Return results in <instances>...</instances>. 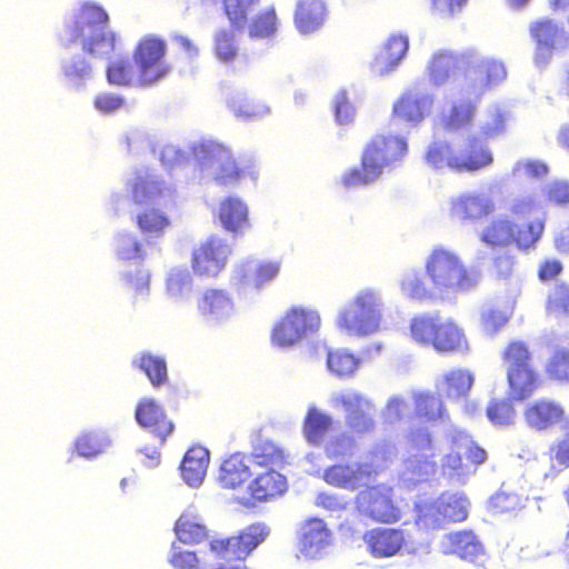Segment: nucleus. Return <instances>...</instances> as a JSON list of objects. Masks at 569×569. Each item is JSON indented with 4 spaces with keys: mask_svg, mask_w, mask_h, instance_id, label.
Returning a JSON list of instances; mask_svg holds the SVG:
<instances>
[{
    "mask_svg": "<svg viewBox=\"0 0 569 569\" xmlns=\"http://www.w3.org/2000/svg\"><path fill=\"white\" fill-rule=\"evenodd\" d=\"M535 210L531 201H518L511 207V213L518 219H525L518 223L507 217L491 219L479 236L480 241L490 249H503L515 246L520 250H529L536 246L545 230L542 219H529Z\"/></svg>",
    "mask_w": 569,
    "mask_h": 569,
    "instance_id": "nucleus-1",
    "label": "nucleus"
},
{
    "mask_svg": "<svg viewBox=\"0 0 569 569\" xmlns=\"http://www.w3.org/2000/svg\"><path fill=\"white\" fill-rule=\"evenodd\" d=\"M408 153V142L399 134H376L366 144L360 167L347 170L341 182L346 188L368 186L377 181L385 169H391Z\"/></svg>",
    "mask_w": 569,
    "mask_h": 569,
    "instance_id": "nucleus-2",
    "label": "nucleus"
},
{
    "mask_svg": "<svg viewBox=\"0 0 569 569\" xmlns=\"http://www.w3.org/2000/svg\"><path fill=\"white\" fill-rule=\"evenodd\" d=\"M109 16L94 3H83L67 27L70 43H80L81 50L94 59H103L116 49V33L108 30Z\"/></svg>",
    "mask_w": 569,
    "mask_h": 569,
    "instance_id": "nucleus-3",
    "label": "nucleus"
},
{
    "mask_svg": "<svg viewBox=\"0 0 569 569\" xmlns=\"http://www.w3.org/2000/svg\"><path fill=\"white\" fill-rule=\"evenodd\" d=\"M409 330L417 345L432 348L439 355H467L470 351L463 328L452 318L439 313L418 315L411 319Z\"/></svg>",
    "mask_w": 569,
    "mask_h": 569,
    "instance_id": "nucleus-4",
    "label": "nucleus"
},
{
    "mask_svg": "<svg viewBox=\"0 0 569 569\" xmlns=\"http://www.w3.org/2000/svg\"><path fill=\"white\" fill-rule=\"evenodd\" d=\"M501 360L506 369L509 400H528L542 387V376L527 341H509L501 351Z\"/></svg>",
    "mask_w": 569,
    "mask_h": 569,
    "instance_id": "nucleus-5",
    "label": "nucleus"
},
{
    "mask_svg": "<svg viewBox=\"0 0 569 569\" xmlns=\"http://www.w3.org/2000/svg\"><path fill=\"white\" fill-rule=\"evenodd\" d=\"M425 267L433 288L440 292L468 291L480 279L478 270L469 268L455 251L445 248L433 249Z\"/></svg>",
    "mask_w": 569,
    "mask_h": 569,
    "instance_id": "nucleus-6",
    "label": "nucleus"
},
{
    "mask_svg": "<svg viewBox=\"0 0 569 569\" xmlns=\"http://www.w3.org/2000/svg\"><path fill=\"white\" fill-rule=\"evenodd\" d=\"M131 200L144 206L136 217L141 233L160 237L170 227V218L160 209L151 207L168 190L166 183L149 172L138 173L131 183Z\"/></svg>",
    "mask_w": 569,
    "mask_h": 569,
    "instance_id": "nucleus-7",
    "label": "nucleus"
},
{
    "mask_svg": "<svg viewBox=\"0 0 569 569\" xmlns=\"http://www.w3.org/2000/svg\"><path fill=\"white\" fill-rule=\"evenodd\" d=\"M381 307V299L376 291L361 290L339 312L337 326L351 336L362 337L375 333L379 330L382 320Z\"/></svg>",
    "mask_w": 569,
    "mask_h": 569,
    "instance_id": "nucleus-8",
    "label": "nucleus"
},
{
    "mask_svg": "<svg viewBox=\"0 0 569 569\" xmlns=\"http://www.w3.org/2000/svg\"><path fill=\"white\" fill-rule=\"evenodd\" d=\"M279 461V453L272 448L271 440H259L247 458L234 453L223 460L219 471V483L224 489L241 488L252 478L256 468Z\"/></svg>",
    "mask_w": 569,
    "mask_h": 569,
    "instance_id": "nucleus-9",
    "label": "nucleus"
},
{
    "mask_svg": "<svg viewBox=\"0 0 569 569\" xmlns=\"http://www.w3.org/2000/svg\"><path fill=\"white\" fill-rule=\"evenodd\" d=\"M320 323L317 311L303 307H291L274 323L270 335L271 343L279 348H290L316 333Z\"/></svg>",
    "mask_w": 569,
    "mask_h": 569,
    "instance_id": "nucleus-10",
    "label": "nucleus"
},
{
    "mask_svg": "<svg viewBox=\"0 0 569 569\" xmlns=\"http://www.w3.org/2000/svg\"><path fill=\"white\" fill-rule=\"evenodd\" d=\"M264 523H252L234 536L214 538L209 542L210 551L224 561H244L269 536Z\"/></svg>",
    "mask_w": 569,
    "mask_h": 569,
    "instance_id": "nucleus-11",
    "label": "nucleus"
},
{
    "mask_svg": "<svg viewBox=\"0 0 569 569\" xmlns=\"http://www.w3.org/2000/svg\"><path fill=\"white\" fill-rule=\"evenodd\" d=\"M272 448L278 451L280 461L254 469L251 481L248 482V495L253 503H261L281 497L288 489V481L279 470L287 465L284 449L274 441Z\"/></svg>",
    "mask_w": 569,
    "mask_h": 569,
    "instance_id": "nucleus-12",
    "label": "nucleus"
},
{
    "mask_svg": "<svg viewBox=\"0 0 569 569\" xmlns=\"http://www.w3.org/2000/svg\"><path fill=\"white\" fill-rule=\"evenodd\" d=\"M357 510L376 522L395 523L400 520V509L391 498V489L383 485L367 487L355 499Z\"/></svg>",
    "mask_w": 569,
    "mask_h": 569,
    "instance_id": "nucleus-13",
    "label": "nucleus"
},
{
    "mask_svg": "<svg viewBox=\"0 0 569 569\" xmlns=\"http://www.w3.org/2000/svg\"><path fill=\"white\" fill-rule=\"evenodd\" d=\"M164 54L166 44L160 39L146 37L138 42L133 51V61L141 86L152 84L166 76L168 68L162 61Z\"/></svg>",
    "mask_w": 569,
    "mask_h": 569,
    "instance_id": "nucleus-14",
    "label": "nucleus"
},
{
    "mask_svg": "<svg viewBox=\"0 0 569 569\" xmlns=\"http://www.w3.org/2000/svg\"><path fill=\"white\" fill-rule=\"evenodd\" d=\"M335 407L345 410V421L351 432L363 435L375 428V405L366 396L357 391H346L335 395L331 399Z\"/></svg>",
    "mask_w": 569,
    "mask_h": 569,
    "instance_id": "nucleus-15",
    "label": "nucleus"
},
{
    "mask_svg": "<svg viewBox=\"0 0 569 569\" xmlns=\"http://www.w3.org/2000/svg\"><path fill=\"white\" fill-rule=\"evenodd\" d=\"M231 249L228 243L218 238L210 237L193 249L191 268L199 277L214 278L226 267Z\"/></svg>",
    "mask_w": 569,
    "mask_h": 569,
    "instance_id": "nucleus-16",
    "label": "nucleus"
},
{
    "mask_svg": "<svg viewBox=\"0 0 569 569\" xmlns=\"http://www.w3.org/2000/svg\"><path fill=\"white\" fill-rule=\"evenodd\" d=\"M432 106L431 94L418 88H408L393 102L391 116L400 122L416 127L431 113Z\"/></svg>",
    "mask_w": 569,
    "mask_h": 569,
    "instance_id": "nucleus-17",
    "label": "nucleus"
},
{
    "mask_svg": "<svg viewBox=\"0 0 569 569\" xmlns=\"http://www.w3.org/2000/svg\"><path fill=\"white\" fill-rule=\"evenodd\" d=\"M378 475V470L372 463H336L323 471V480L337 488L347 490H357L372 481Z\"/></svg>",
    "mask_w": 569,
    "mask_h": 569,
    "instance_id": "nucleus-18",
    "label": "nucleus"
},
{
    "mask_svg": "<svg viewBox=\"0 0 569 569\" xmlns=\"http://www.w3.org/2000/svg\"><path fill=\"white\" fill-rule=\"evenodd\" d=\"M134 418L160 445H164L176 430L174 422L152 398H143L137 403Z\"/></svg>",
    "mask_w": 569,
    "mask_h": 569,
    "instance_id": "nucleus-19",
    "label": "nucleus"
},
{
    "mask_svg": "<svg viewBox=\"0 0 569 569\" xmlns=\"http://www.w3.org/2000/svg\"><path fill=\"white\" fill-rule=\"evenodd\" d=\"M408 441L412 455L406 461L407 471L413 476H427L435 471L436 447L431 433L423 428L411 430Z\"/></svg>",
    "mask_w": 569,
    "mask_h": 569,
    "instance_id": "nucleus-20",
    "label": "nucleus"
},
{
    "mask_svg": "<svg viewBox=\"0 0 569 569\" xmlns=\"http://www.w3.org/2000/svg\"><path fill=\"white\" fill-rule=\"evenodd\" d=\"M493 163V154L486 141L471 137L456 149L451 162V171L456 173H476L489 168Z\"/></svg>",
    "mask_w": 569,
    "mask_h": 569,
    "instance_id": "nucleus-21",
    "label": "nucleus"
},
{
    "mask_svg": "<svg viewBox=\"0 0 569 569\" xmlns=\"http://www.w3.org/2000/svg\"><path fill=\"white\" fill-rule=\"evenodd\" d=\"M208 164L214 169V181L220 186L237 183L244 177L248 166L239 162L230 149L220 143H211L206 150Z\"/></svg>",
    "mask_w": 569,
    "mask_h": 569,
    "instance_id": "nucleus-22",
    "label": "nucleus"
},
{
    "mask_svg": "<svg viewBox=\"0 0 569 569\" xmlns=\"http://www.w3.org/2000/svg\"><path fill=\"white\" fill-rule=\"evenodd\" d=\"M496 211L493 199L483 192H463L450 200L449 212L461 221H477Z\"/></svg>",
    "mask_w": 569,
    "mask_h": 569,
    "instance_id": "nucleus-23",
    "label": "nucleus"
},
{
    "mask_svg": "<svg viewBox=\"0 0 569 569\" xmlns=\"http://www.w3.org/2000/svg\"><path fill=\"white\" fill-rule=\"evenodd\" d=\"M523 419L530 429L546 431L566 419V410L557 400L539 398L526 406Z\"/></svg>",
    "mask_w": 569,
    "mask_h": 569,
    "instance_id": "nucleus-24",
    "label": "nucleus"
},
{
    "mask_svg": "<svg viewBox=\"0 0 569 569\" xmlns=\"http://www.w3.org/2000/svg\"><path fill=\"white\" fill-rule=\"evenodd\" d=\"M529 32L536 43V63L547 64L557 47L561 28L551 19L545 18L532 22L529 27Z\"/></svg>",
    "mask_w": 569,
    "mask_h": 569,
    "instance_id": "nucleus-25",
    "label": "nucleus"
},
{
    "mask_svg": "<svg viewBox=\"0 0 569 569\" xmlns=\"http://www.w3.org/2000/svg\"><path fill=\"white\" fill-rule=\"evenodd\" d=\"M330 543L331 532L323 520L311 518L303 523L299 546L307 559L320 558Z\"/></svg>",
    "mask_w": 569,
    "mask_h": 569,
    "instance_id": "nucleus-26",
    "label": "nucleus"
},
{
    "mask_svg": "<svg viewBox=\"0 0 569 569\" xmlns=\"http://www.w3.org/2000/svg\"><path fill=\"white\" fill-rule=\"evenodd\" d=\"M370 553L377 558L397 555L405 545L403 531L391 528H375L363 536Z\"/></svg>",
    "mask_w": 569,
    "mask_h": 569,
    "instance_id": "nucleus-27",
    "label": "nucleus"
},
{
    "mask_svg": "<svg viewBox=\"0 0 569 569\" xmlns=\"http://www.w3.org/2000/svg\"><path fill=\"white\" fill-rule=\"evenodd\" d=\"M197 309L204 318L222 321L232 315L234 305L226 290L210 288L198 298Z\"/></svg>",
    "mask_w": 569,
    "mask_h": 569,
    "instance_id": "nucleus-28",
    "label": "nucleus"
},
{
    "mask_svg": "<svg viewBox=\"0 0 569 569\" xmlns=\"http://www.w3.org/2000/svg\"><path fill=\"white\" fill-rule=\"evenodd\" d=\"M328 16L323 0H299L295 11V24L301 33H312L320 29Z\"/></svg>",
    "mask_w": 569,
    "mask_h": 569,
    "instance_id": "nucleus-29",
    "label": "nucleus"
},
{
    "mask_svg": "<svg viewBox=\"0 0 569 569\" xmlns=\"http://www.w3.org/2000/svg\"><path fill=\"white\" fill-rule=\"evenodd\" d=\"M209 451L202 446H192L181 461L180 471L183 480L192 487L199 486L207 473Z\"/></svg>",
    "mask_w": 569,
    "mask_h": 569,
    "instance_id": "nucleus-30",
    "label": "nucleus"
},
{
    "mask_svg": "<svg viewBox=\"0 0 569 569\" xmlns=\"http://www.w3.org/2000/svg\"><path fill=\"white\" fill-rule=\"evenodd\" d=\"M409 48L408 38L392 36L388 39L381 51L375 57L373 69L379 76L392 71L403 59Z\"/></svg>",
    "mask_w": 569,
    "mask_h": 569,
    "instance_id": "nucleus-31",
    "label": "nucleus"
},
{
    "mask_svg": "<svg viewBox=\"0 0 569 569\" xmlns=\"http://www.w3.org/2000/svg\"><path fill=\"white\" fill-rule=\"evenodd\" d=\"M332 417L316 407H309L302 421V433L308 443L319 446L333 429Z\"/></svg>",
    "mask_w": 569,
    "mask_h": 569,
    "instance_id": "nucleus-32",
    "label": "nucleus"
},
{
    "mask_svg": "<svg viewBox=\"0 0 569 569\" xmlns=\"http://www.w3.org/2000/svg\"><path fill=\"white\" fill-rule=\"evenodd\" d=\"M506 76L505 66L500 61L492 59L482 60L471 70L472 87L480 92H485L501 83Z\"/></svg>",
    "mask_w": 569,
    "mask_h": 569,
    "instance_id": "nucleus-33",
    "label": "nucleus"
},
{
    "mask_svg": "<svg viewBox=\"0 0 569 569\" xmlns=\"http://www.w3.org/2000/svg\"><path fill=\"white\" fill-rule=\"evenodd\" d=\"M218 217L226 230L238 232L248 226V207L240 198L230 196L220 202Z\"/></svg>",
    "mask_w": 569,
    "mask_h": 569,
    "instance_id": "nucleus-34",
    "label": "nucleus"
},
{
    "mask_svg": "<svg viewBox=\"0 0 569 569\" xmlns=\"http://www.w3.org/2000/svg\"><path fill=\"white\" fill-rule=\"evenodd\" d=\"M449 552L462 560L476 562L485 553L481 542L472 531H457L448 535Z\"/></svg>",
    "mask_w": 569,
    "mask_h": 569,
    "instance_id": "nucleus-35",
    "label": "nucleus"
},
{
    "mask_svg": "<svg viewBox=\"0 0 569 569\" xmlns=\"http://www.w3.org/2000/svg\"><path fill=\"white\" fill-rule=\"evenodd\" d=\"M133 366L141 370L153 388H161L168 383V366L163 357L151 352H142Z\"/></svg>",
    "mask_w": 569,
    "mask_h": 569,
    "instance_id": "nucleus-36",
    "label": "nucleus"
},
{
    "mask_svg": "<svg viewBox=\"0 0 569 569\" xmlns=\"http://www.w3.org/2000/svg\"><path fill=\"white\" fill-rule=\"evenodd\" d=\"M178 539L186 545L201 543L208 536L206 526L197 515L182 513L174 525Z\"/></svg>",
    "mask_w": 569,
    "mask_h": 569,
    "instance_id": "nucleus-37",
    "label": "nucleus"
},
{
    "mask_svg": "<svg viewBox=\"0 0 569 569\" xmlns=\"http://www.w3.org/2000/svg\"><path fill=\"white\" fill-rule=\"evenodd\" d=\"M463 59L451 52L436 53L429 64V77L435 84L446 82L460 68Z\"/></svg>",
    "mask_w": 569,
    "mask_h": 569,
    "instance_id": "nucleus-38",
    "label": "nucleus"
},
{
    "mask_svg": "<svg viewBox=\"0 0 569 569\" xmlns=\"http://www.w3.org/2000/svg\"><path fill=\"white\" fill-rule=\"evenodd\" d=\"M416 523L423 530H439L446 525L438 499L421 501L416 505Z\"/></svg>",
    "mask_w": 569,
    "mask_h": 569,
    "instance_id": "nucleus-39",
    "label": "nucleus"
},
{
    "mask_svg": "<svg viewBox=\"0 0 569 569\" xmlns=\"http://www.w3.org/2000/svg\"><path fill=\"white\" fill-rule=\"evenodd\" d=\"M545 373L551 381L569 383V348L553 349L546 362Z\"/></svg>",
    "mask_w": 569,
    "mask_h": 569,
    "instance_id": "nucleus-40",
    "label": "nucleus"
},
{
    "mask_svg": "<svg viewBox=\"0 0 569 569\" xmlns=\"http://www.w3.org/2000/svg\"><path fill=\"white\" fill-rule=\"evenodd\" d=\"M445 393L449 399L466 397L470 391L473 377L467 369H452L443 376Z\"/></svg>",
    "mask_w": 569,
    "mask_h": 569,
    "instance_id": "nucleus-41",
    "label": "nucleus"
},
{
    "mask_svg": "<svg viewBox=\"0 0 569 569\" xmlns=\"http://www.w3.org/2000/svg\"><path fill=\"white\" fill-rule=\"evenodd\" d=\"M277 13L273 7L266 8L256 14L248 24L251 39H268L277 32Z\"/></svg>",
    "mask_w": 569,
    "mask_h": 569,
    "instance_id": "nucleus-42",
    "label": "nucleus"
},
{
    "mask_svg": "<svg viewBox=\"0 0 569 569\" xmlns=\"http://www.w3.org/2000/svg\"><path fill=\"white\" fill-rule=\"evenodd\" d=\"M106 436L93 431H84L74 440L73 447L78 456L90 459L102 453L108 447Z\"/></svg>",
    "mask_w": 569,
    "mask_h": 569,
    "instance_id": "nucleus-43",
    "label": "nucleus"
},
{
    "mask_svg": "<svg viewBox=\"0 0 569 569\" xmlns=\"http://www.w3.org/2000/svg\"><path fill=\"white\" fill-rule=\"evenodd\" d=\"M213 54L221 63L236 61L239 54L236 37L231 30L221 29L213 38Z\"/></svg>",
    "mask_w": 569,
    "mask_h": 569,
    "instance_id": "nucleus-44",
    "label": "nucleus"
},
{
    "mask_svg": "<svg viewBox=\"0 0 569 569\" xmlns=\"http://www.w3.org/2000/svg\"><path fill=\"white\" fill-rule=\"evenodd\" d=\"M221 2L230 24L234 29H242L248 24L249 13L260 0H221Z\"/></svg>",
    "mask_w": 569,
    "mask_h": 569,
    "instance_id": "nucleus-45",
    "label": "nucleus"
},
{
    "mask_svg": "<svg viewBox=\"0 0 569 569\" xmlns=\"http://www.w3.org/2000/svg\"><path fill=\"white\" fill-rule=\"evenodd\" d=\"M446 525L465 521L468 517L467 500L452 493L437 497Z\"/></svg>",
    "mask_w": 569,
    "mask_h": 569,
    "instance_id": "nucleus-46",
    "label": "nucleus"
},
{
    "mask_svg": "<svg viewBox=\"0 0 569 569\" xmlns=\"http://www.w3.org/2000/svg\"><path fill=\"white\" fill-rule=\"evenodd\" d=\"M360 359L347 350L329 351L327 356L328 369L338 377L352 375L359 367Z\"/></svg>",
    "mask_w": 569,
    "mask_h": 569,
    "instance_id": "nucleus-47",
    "label": "nucleus"
},
{
    "mask_svg": "<svg viewBox=\"0 0 569 569\" xmlns=\"http://www.w3.org/2000/svg\"><path fill=\"white\" fill-rule=\"evenodd\" d=\"M456 149L447 141H433L427 148L426 162L435 169L448 168L451 170V162L455 159Z\"/></svg>",
    "mask_w": 569,
    "mask_h": 569,
    "instance_id": "nucleus-48",
    "label": "nucleus"
},
{
    "mask_svg": "<svg viewBox=\"0 0 569 569\" xmlns=\"http://www.w3.org/2000/svg\"><path fill=\"white\" fill-rule=\"evenodd\" d=\"M401 292L409 299L423 300L431 296L423 276L419 271H408L399 281Z\"/></svg>",
    "mask_w": 569,
    "mask_h": 569,
    "instance_id": "nucleus-49",
    "label": "nucleus"
},
{
    "mask_svg": "<svg viewBox=\"0 0 569 569\" xmlns=\"http://www.w3.org/2000/svg\"><path fill=\"white\" fill-rule=\"evenodd\" d=\"M546 310L553 316L569 317V284L557 283L548 293Z\"/></svg>",
    "mask_w": 569,
    "mask_h": 569,
    "instance_id": "nucleus-50",
    "label": "nucleus"
},
{
    "mask_svg": "<svg viewBox=\"0 0 569 569\" xmlns=\"http://www.w3.org/2000/svg\"><path fill=\"white\" fill-rule=\"evenodd\" d=\"M416 415L426 420H436L443 417L445 408L439 397L432 393H421L415 400Z\"/></svg>",
    "mask_w": 569,
    "mask_h": 569,
    "instance_id": "nucleus-51",
    "label": "nucleus"
},
{
    "mask_svg": "<svg viewBox=\"0 0 569 569\" xmlns=\"http://www.w3.org/2000/svg\"><path fill=\"white\" fill-rule=\"evenodd\" d=\"M107 80L117 87L131 86L134 78V70L129 60H117L107 67Z\"/></svg>",
    "mask_w": 569,
    "mask_h": 569,
    "instance_id": "nucleus-52",
    "label": "nucleus"
},
{
    "mask_svg": "<svg viewBox=\"0 0 569 569\" xmlns=\"http://www.w3.org/2000/svg\"><path fill=\"white\" fill-rule=\"evenodd\" d=\"M489 420L497 426H509L516 419V410L508 400H495L487 407Z\"/></svg>",
    "mask_w": 569,
    "mask_h": 569,
    "instance_id": "nucleus-53",
    "label": "nucleus"
},
{
    "mask_svg": "<svg viewBox=\"0 0 569 569\" xmlns=\"http://www.w3.org/2000/svg\"><path fill=\"white\" fill-rule=\"evenodd\" d=\"M281 262L278 260H266L257 264L252 282L254 288L260 289L273 281L280 273Z\"/></svg>",
    "mask_w": 569,
    "mask_h": 569,
    "instance_id": "nucleus-54",
    "label": "nucleus"
},
{
    "mask_svg": "<svg viewBox=\"0 0 569 569\" xmlns=\"http://www.w3.org/2000/svg\"><path fill=\"white\" fill-rule=\"evenodd\" d=\"M117 256L121 260L143 259L142 243L132 234H122L118 239Z\"/></svg>",
    "mask_w": 569,
    "mask_h": 569,
    "instance_id": "nucleus-55",
    "label": "nucleus"
},
{
    "mask_svg": "<svg viewBox=\"0 0 569 569\" xmlns=\"http://www.w3.org/2000/svg\"><path fill=\"white\" fill-rule=\"evenodd\" d=\"M516 258L510 252L496 254L491 260V273L498 280H505L513 274Z\"/></svg>",
    "mask_w": 569,
    "mask_h": 569,
    "instance_id": "nucleus-56",
    "label": "nucleus"
},
{
    "mask_svg": "<svg viewBox=\"0 0 569 569\" xmlns=\"http://www.w3.org/2000/svg\"><path fill=\"white\" fill-rule=\"evenodd\" d=\"M475 108L470 103H460L453 106L446 121V127L450 130L460 129L469 124L472 120Z\"/></svg>",
    "mask_w": 569,
    "mask_h": 569,
    "instance_id": "nucleus-57",
    "label": "nucleus"
},
{
    "mask_svg": "<svg viewBox=\"0 0 569 569\" xmlns=\"http://www.w3.org/2000/svg\"><path fill=\"white\" fill-rule=\"evenodd\" d=\"M169 563L174 569H199L200 560L194 551L182 550L172 545Z\"/></svg>",
    "mask_w": 569,
    "mask_h": 569,
    "instance_id": "nucleus-58",
    "label": "nucleus"
},
{
    "mask_svg": "<svg viewBox=\"0 0 569 569\" xmlns=\"http://www.w3.org/2000/svg\"><path fill=\"white\" fill-rule=\"evenodd\" d=\"M456 447L462 451L468 463L471 466H479L487 460L486 450L469 438L456 441Z\"/></svg>",
    "mask_w": 569,
    "mask_h": 569,
    "instance_id": "nucleus-59",
    "label": "nucleus"
},
{
    "mask_svg": "<svg viewBox=\"0 0 569 569\" xmlns=\"http://www.w3.org/2000/svg\"><path fill=\"white\" fill-rule=\"evenodd\" d=\"M90 72L91 67L84 59L77 58L63 66V74L73 86L80 84Z\"/></svg>",
    "mask_w": 569,
    "mask_h": 569,
    "instance_id": "nucleus-60",
    "label": "nucleus"
},
{
    "mask_svg": "<svg viewBox=\"0 0 569 569\" xmlns=\"http://www.w3.org/2000/svg\"><path fill=\"white\" fill-rule=\"evenodd\" d=\"M468 0H429V9L441 18H453L461 12Z\"/></svg>",
    "mask_w": 569,
    "mask_h": 569,
    "instance_id": "nucleus-61",
    "label": "nucleus"
},
{
    "mask_svg": "<svg viewBox=\"0 0 569 569\" xmlns=\"http://www.w3.org/2000/svg\"><path fill=\"white\" fill-rule=\"evenodd\" d=\"M353 445H355V440L351 437L342 433V435H339V436L332 438L326 445L325 451H326V455L331 459L346 457V456H350L352 453L351 450H352Z\"/></svg>",
    "mask_w": 569,
    "mask_h": 569,
    "instance_id": "nucleus-62",
    "label": "nucleus"
},
{
    "mask_svg": "<svg viewBox=\"0 0 569 569\" xmlns=\"http://www.w3.org/2000/svg\"><path fill=\"white\" fill-rule=\"evenodd\" d=\"M192 284V278L188 270H174L167 279V290L170 296H180L184 290H189Z\"/></svg>",
    "mask_w": 569,
    "mask_h": 569,
    "instance_id": "nucleus-63",
    "label": "nucleus"
},
{
    "mask_svg": "<svg viewBox=\"0 0 569 569\" xmlns=\"http://www.w3.org/2000/svg\"><path fill=\"white\" fill-rule=\"evenodd\" d=\"M546 199L549 203L565 207L569 204V182L555 181L546 190Z\"/></svg>",
    "mask_w": 569,
    "mask_h": 569,
    "instance_id": "nucleus-64",
    "label": "nucleus"
}]
</instances>
